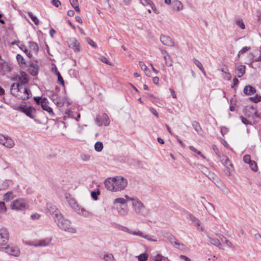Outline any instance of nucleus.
<instances>
[{
  "mask_svg": "<svg viewBox=\"0 0 261 261\" xmlns=\"http://www.w3.org/2000/svg\"><path fill=\"white\" fill-rule=\"evenodd\" d=\"M87 41L89 44H90L91 46H92L93 47H96L97 45L91 39L88 38Z\"/></svg>",
  "mask_w": 261,
  "mask_h": 261,
  "instance_id": "e2e57ef3",
  "label": "nucleus"
},
{
  "mask_svg": "<svg viewBox=\"0 0 261 261\" xmlns=\"http://www.w3.org/2000/svg\"><path fill=\"white\" fill-rule=\"evenodd\" d=\"M66 198L67 199L68 203H69L70 206L72 207V209L74 210L75 212H76L77 210L79 209L80 207L76 203L75 199L72 197H71V196L69 195H67L66 196Z\"/></svg>",
  "mask_w": 261,
  "mask_h": 261,
  "instance_id": "f3484780",
  "label": "nucleus"
},
{
  "mask_svg": "<svg viewBox=\"0 0 261 261\" xmlns=\"http://www.w3.org/2000/svg\"><path fill=\"white\" fill-rule=\"evenodd\" d=\"M251 100L254 102H258L261 101V96L256 95L254 97H251Z\"/></svg>",
  "mask_w": 261,
  "mask_h": 261,
  "instance_id": "6e6d98bb",
  "label": "nucleus"
},
{
  "mask_svg": "<svg viewBox=\"0 0 261 261\" xmlns=\"http://www.w3.org/2000/svg\"><path fill=\"white\" fill-rule=\"evenodd\" d=\"M7 211V207L4 202H0V213H5Z\"/></svg>",
  "mask_w": 261,
  "mask_h": 261,
  "instance_id": "3c124183",
  "label": "nucleus"
},
{
  "mask_svg": "<svg viewBox=\"0 0 261 261\" xmlns=\"http://www.w3.org/2000/svg\"><path fill=\"white\" fill-rule=\"evenodd\" d=\"M57 102L58 103H55V104L58 107H62L64 106L65 104V97L63 98L58 97V99H57Z\"/></svg>",
  "mask_w": 261,
  "mask_h": 261,
  "instance_id": "a18cd8bd",
  "label": "nucleus"
},
{
  "mask_svg": "<svg viewBox=\"0 0 261 261\" xmlns=\"http://www.w3.org/2000/svg\"><path fill=\"white\" fill-rule=\"evenodd\" d=\"M250 47H247V46L244 47L242 49H241L239 51L238 55V57H240V56L241 55H243L244 54H245V53L248 51L249 50H250Z\"/></svg>",
  "mask_w": 261,
  "mask_h": 261,
  "instance_id": "8fccbe9b",
  "label": "nucleus"
},
{
  "mask_svg": "<svg viewBox=\"0 0 261 261\" xmlns=\"http://www.w3.org/2000/svg\"><path fill=\"white\" fill-rule=\"evenodd\" d=\"M189 148L191 150H192V151L196 153L197 154L199 155L200 156H201L203 159H205V156L201 153V152L198 150L196 148H195L194 146H190L189 147Z\"/></svg>",
  "mask_w": 261,
  "mask_h": 261,
  "instance_id": "de8ad7c7",
  "label": "nucleus"
},
{
  "mask_svg": "<svg viewBox=\"0 0 261 261\" xmlns=\"http://www.w3.org/2000/svg\"><path fill=\"white\" fill-rule=\"evenodd\" d=\"M246 66L244 65L236 64L235 66V72L238 77H242L245 73Z\"/></svg>",
  "mask_w": 261,
  "mask_h": 261,
  "instance_id": "2eb2a0df",
  "label": "nucleus"
},
{
  "mask_svg": "<svg viewBox=\"0 0 261 261\" xmlns=\"http://www.w3.org/2000/svg\"><path fill=\"white\" fill-rule=\"evenodd\" d=\"M192 126L195 129V130L199 135H201L202 128L199 124V123L196 121H194L192 122Z\"/></svg>",
  "mask_w": 261,
  "mask_h": 261,
  "instance_id": "c85d7f7f",
  "label": "nucleus"
},
{
  "mask_svg": "<svg viewBox=\"0 0 261 261\" xmlns=\"http://www.w3.org/2000/svg\"><path fill=\"white\" fill-rule=\"evenodd\" d=\"M99 59L102 62L107 65H111V62L106 57L102 56L99 58Z\"/></svg>",
  "mask_w": 261,
  "mask_h": 261,
  "instance_id": "4d7b16f0",
  "label": "nucleus"
},
{
  "mask_svg": "<svg viewBox=\"0 0 261 261\" xmlns=\"http://www.w3.org/2000/svg\"><path fill=\"white\" fill-rule=\"evenodd\" d=\"M210 243L213 245L220 247L221 243L218 239L210 238Z\"/></svg>",
  "mask_w": 261,
  "mask_h": 261,
  "instance_id": "a19ab883",
  "label": "nucleus"
},
{
  "mask_svg": "<svg viewBox=\"0 0 261 261\" xmlns=\"http://www.w3.org/2000/svg\"><path fill=\"white\" fill-rule=\"evenodd\" d=\"M117 211L120 215L125 216L128 213V208L126 205H121L117 207Z\"/></svg>",
  "mask_w": 261,
  "mask_h": 261,
  "instance_id": "4be33fe9",
  "label": "nucleus"
},
{
  "mask_svg": "<svg viewBox=\"0 0 261 261\" xmlns=\"http://www.w3.org/2000/svg\"><path fill=\"white\" fill-rule=\"evenodd\" d=\"M140 3L144 6H149L153 11L156 13L155 7L151 0H140Z\"/></svg>",
  "mask_w": 261,
  "mask_h": 261,
  "instance_id": "393cba45",
  "label": "nucleus"
},
{
  "mask_svg": "<svg viewBox=\"0 0 261 261\" xmlns=\"http://www.w3.org/2000/svg\"><path fill=\"white\" fill-rule=\"evenodd\" d=\"M149 111L154 116H155L156 118H159L158 113L153 108L150 107L149 108Z\"/></svg>",
  "mask_w": 261,
  "mask_h": 261,
  "instance_id": "680f3d73",
  "label": "nucleus"
},
{
  "mask_svg": "<svg viewBox=\"0 0 261 261\" xmlns=\"http://www.w3.org/2000/svg\"><path fill=\"white\" fill-rule=\"evenodd\" d=\"M103 259L105 261H113L114 259V257L111 253H106L105 254L103 257Z\"/></svg>",
  "mask_w": 261,
  "mask_h": 261,
  "instance_id": "ea45409f",
  "label": "nucleus"
},
{
  "mask_svg": "<svg viewBox=\"0 0 261 261\" xmlns=\"http://www.w3.org/2000/svg\"><path fill=\"white\" fill-rule=\"evenodd\" d=\"M76 213L85 217H88L92 215L91 213L81 207L77 210Z\"/></svg>",
  "mask_w": 261,
  "mask_h": 261,
  "instance_id": "cd10ccee",
  "label": "nucleus"
},
{
  "mask_svg": "<svg viewBox=\"0 0 261 261\" xmlns=\"http://www.w3.org/2000/svg\"><path fill=\"white\" fill-rule=\"evenodd\" d=\"M130 234L138 236L143 238H144L149 241L151 242H156L157 239L154 238V237L148 234H145L143 232L141 231V230L139 229H132V231L130 232Z\"/></svg>",
  "mask_w": 261,
  "mask_h": 261,
  "instance_id": "6e6552de",
  "label": "nucleus"
},
{
  "mask_svg": "<svg viewBox=\"0 0 261 261\" xmlns=\"http://www.w3.org/2000/svg\"><path fill=\"white\" fill-rule=\"evenodd\" d=\"M0 144L8 148H11L14 146V141L8 136H4L0 134Z\"/></svg>",
  "mask_w": 261,
  "mask_h": 261,
  "instance_id": "1a4fd4ad",
  "label": "nucleus"
},
{
  "mask_svg": "<svg viewBox=\"0 0 261 261\" xmlns=\"http://www.w3.org/2000/svg\"><path fill=\"white\" fill-rule=\"evenodd\" d=\"M48 97L53 101V102L54 103H59V102H57V99H58V97H59L58 94L55 93L54 92H53L52 91H50L49 92Z\"/></svg>",
  "mask_w": 261,
  "mask_h": 261,
  "instance_id": "2f4dec72",
  "label": "nucleus"
},
{
  "mask_svg": "<svg viewBox=\"0 0 261 261\" xmlns=\"http://www.w3.org/2000/svg\"><path fill=\"white\" fill-rule=\"evenodd\" d=\"M28 207L27 200L23 198H18L11 202L10 208L16 211H24Z\"/></svg>",
  "mask_w": 261,
  "mask_h": 261,
  "instance_id": "20e7f679",
  "label": "nucleus"
},
{
  "mask_svg": "<svg viewBox=\"0 0 261 261\" xmlns=\"http://www.w3.org/2000/svg\"><path fill=\"white\" fill-rule=\"evenodd\" d=\"M217 236L221 240V241L222 242H224L228 246L230 247H233L232 243L229 240H227L224 236L221 234H217Z\"/></svg>",
  "mask_w": 261,
  "mask_h": 261,
  "instance_id": "f704fd0d",
  "label": "nucleus"
},
{
  "mask_svg": "<svg viewBox=\"0 0 261 261\" xmlns=\"http://www.w3.org/2000/svg\"><path fill=\"white\" fill-rule=\"evenodd\" d=\"M132 229H130V228H128L126 227H125V226H121V228H120V230L124 231V232H127L129 234H130V232L132 231Z\"/></svg>",
  "mask_w": 261,
  "mask_h": 261,
  "instance_id": "bf43d9fd",
  "label": "nucleus"
},
{
  "mask_svg": "<svg viewBox=\"0 0 261 261\" xmlns=\"http://www.w3.org/2000/svg\"><path fill=\"white\" fill-rule=\"evenodd\" d=\"M174 245L178 246L177 248L180 250L186 251L188 250V248L184 244L180 243L177 241L174 242Z\"/></svg>",
  "mask_w": 261,
  "mask_h": 261,
  "instance_id": "473e14b6",
  "label": "nucleus"
},
{
  "mask_svg": "<svg viewBox=\"0 0 261 261\" xmlns=\"http://www.w3.org/2000/svg\"><path fill=\"white\" fill-rule=\"evenodd\" d=\"M31 218L33 220H38L40 218V215L37 213H35L31 215Z\"/></svg>",
  "mask_w": 261,
  "mask_h": 261,
  "instance_id": "052dcab7",
  "label": "nucleus"
},
{
  "mask_svg": "<svg viewBox=\"0 0 261 261\" xmlns=\"http://www.w3.org/2000/svg\"><path fill=\"white\" fill-rule=\"evenodd\" d=\"M113 203L114 204L119 203L122 205H125L126 203V200L123 198H117L114 199Z\"/></svg>",
  "mask_w": 261,
  "mask_h": 261,
  "instance_id": "e433bc0d",
  "label": "nucleus"
},
{
  "mask_svg": "<svg viewBox=\"0 0 261 261\" xmlns=\"http://www.w3.org/2000/svg\"><path fill=\"white\" fill-rule=\"evenodd\" d=\"M172 9L174 11L178 12L182 10L183 5L181 2L178 0H174L171 3Z\"/></svg>",
  "mask_w": 261,
  "mask_h": 261,
  "instance_id": "aec40b11",
  "label": "nucleus"
},
{
  "mask_svg": "<svg viewBox=\"0 0 261 261\" xmlns=\"http://www.w3.org/2000/svg\"><path fill=\"white\" fill-rule=\"evenodd\" d=\"M65 115L64 116V118L65 119L66 117L75 118L76 113H74L71 110H68L65 112Z\"/></svg>",
  "mask_w": 261,
  "mask_h": 261,
  "instance_id": "58836bf2",
  "label": "nucleus"
},
{
  "mask_svg": "<svg viewBox=\"0 0 261 261\" xmlns=\"http://www.w3.org/2000/svg\"><path fill=\"white\" fill-rule=\"evenodd\" d=\"M68 43L69 46L75 51H80L81 50L80 43L76 38L70 39L68 41Z\"/></svg>",
  "mask_w": 261,
  "mask_h": 261,
  "instance_id": "4468645a",
  "label": "nucleus"
},
{
  "mask_svg": "<svg viewBox=\"0 0 261 261\" xmlns=\"http://www.w3.org/2000/svg\"><path fill=\"white\" fill-rule=\"evenodd\" d=\"M236 24L240 27L241 29L244 30L245 28V25L242 19H237L236 20Z\"/></svg>",
  "mask_w": 261,
  "mask_h": 261,
  "instance_id": "37998d69",
  "label": "nucleus"
},
{
  "mask_svg": "<svg viewBox=\"0 0 261 261\" xmlns=\"http://www.w3.org/2000/svg\"><path fill=\"white\" fill-rule=\"evenodd\" d=\"M95 121L96 124L99 126L103 124L105 126H108L110 123L109 117L106 113L102 114L101 116L98 115L95 118Z\"/></svg>",
  "mask_w": 261,
  "mask_h": 261,
  "instance_id": "9d476101",
  "label": "nucleus"
},
{
  "mask_svg": "<svg viewBox=\"0 0 261 261\" xmlns=\"http://www.w3.org/2000/svg\"><path fill=\"white\" fill-rule=\"evenodd\" d=\"M39 67L36 64L32 63L29 67V72L33 76H36L38 74Z\"/></svg>",
  "mask_w": 261,
  "mask_h": 261,
  "instance_id": "412c9836",
  "label": "nucleus"
},
{
  "mask_svg": "<svg viewBox=\"0 0 261 261\" xmlns=\"http://www.w3.org/2000/svg\"><path fill=\"white\" fill-rule=\"evenodd\" d=\"M100 194L99 190H98L97 192L96 191H92L91 193V197L92 198L96 200L97 199V195Z\"/></svg>",
  "mask_w": 261,
  "mask_h": 261,
  "instance_id": "5fc2aeb1",
  "label": "nucleus"
},
{
  "mask_svg": "<svg viewBox=\"0 0 261 261\" xmlns=\"http://www.w3.org/2000/svg\"><path fill=\"white\" fill-rule=\"evenodd\" d=\"M17 60L19 64L21 66H24L25 65V61L23 57L20 54H18L16 56Z\"/></svg>",
  "mask_w": 261,
  "mask_h": 261,
  "instance_id": "c9c22d12",
  "label": "nucleus"
},
{
  "mask_svg": "<svg viewBox=\"0 0 261 261\" xmlns=\"http://www.w3.org/2000/svg\"><path fill=\"white\" fill-rule=\"evenodd\" d=\"M29 50L31 54H36L39 50L38 44L34 42L30 41L29 42Z\"/></svg>",
  "mask_w": 261,
  "mask_h": 261,
  "instance_id": "5701e85b",
  "label": "nucleus"
},
{
  "mask_svg": "<svg viewBox=\"0 0 261 261\" xmlns=\"http://www.w3.org/2000/svg\"><path fill=\"white\" fill-rule=\"evenodd\" d=\"M52 241L51 237H47L42 240L37 241L31 245L34 247H45L48 246Z\"/></svg>",
  "mask_w": 261,
  "mask_h": 261,
  "instance_id": "ddd939ff",
  "label": "nucleus"
},
{
  "mask_svg": "<svg viewBox=\"0 0 261 261\" xmlns=\"http://www.w3.org/2000/svg\"><path fill=\"white\" fill-rule=\"evenodd\" d=\"M28 15L29 16V17L31 18V19L32 20V21L35 23V24L36 25H38L39 23V20H38V19L35 16L33 13L32 12H29L28 13Z\"/></svg>",
  "mask_w": 261,
  "mask_h": 261,
  "instance_id": "c03bdc74",
  "label": "nucleus"
},
{
  "mask_svg": "<svg viewBox=\"0 0 261 261\" xmlns=\"http://www.w3.org/2000/svg\"><path fill=\"white\" fill-rule=\"evenodd\" d=\"M249 166L253 171H256L257 170V166L254 161H252L250 163H249Z\"/></svg>",
  "mask_w": 261,
  "mask_h": 261,
  "instance_id": "09e8293b",
  "label": "nucleus"
},
{
  "mask_svg": "<svg viewBox=\"0 0 261 261\" xmlns=\"http://www.w3.org/2000/svg\"><path fill=\"white\" fill-rule=\"evenodd\" d=\"M240 118L242 120V122L246 124V125H247V124H250V122L246 119V118H245L244 117H242V116H241L240 117Z\"/></svg>",
  "mask_w": 261,
  "mask_h": 261,
  "instance_id": "774afa93",
  "label": "nucleus"
},
{
  "mask_svg": "<svg viewBox=\"0 0 261 261\" xmlns=\"http://www.w3.org/2000/svg\"><path fill=\"white\" fill-rule=\"evenodd\" d=\"M19 110L32 119H35L36 117L35 114L36 111L33 107L28 106L27 105H21L19 107Z\"/></svg>",
  "mask_w": 261,
  "mask_h": 261,
  "instance_id": "39448f33",
  "label": "nucleus"
},
{
  "mask_svg": "<svg viewBox=\"0 0 261 261\" xmlns=\"http://www.w3.org/2000/svg\"><path fill=\"white\" fill-rule=\"evenodd\" d=\"M106 188L112 192H118L123 190L127 185V180L121 176L108 178L105 180Z\"/></svg>",
  "mask_w": 261,
  "mask_h": 261,
  "instance_id": "f03ea898",
  "label": "nucleus"
},
{
  "mask_svg": "<svg viewBox=\"0 0 261 261\" xmlns=\"http://www.w3.org/2000/svg\"><path fill=\"white\" fill-rule=\"evenodd\" d=\"M205 208L208 212V213L213 215V212H214V205L211 204V203L208 202L206 205L205 206Z\"/></svg>",
  "mask_w": 261,
  "mask_h": 261,
  "instance_id": "79ce46f5",
  "label": "nucleus"
},
{
  "mask_svg": "<svg viewBox=\"0 0 261 261\" xmlns=\"http://www.w3.org/2000/svg\"><path fill=\"white\" fill-rule=\"evenodd\" d=\"M23 91V95H20L18 93H16V94H13L14 95H17V96L19 98H21L22 99H27L31 96V92L30 90L28 89L27 88H24L22 87V89H21Z\"/></svg>",
  "mask_w": 261,
  "mask_h": 261,
  "instance_id": "a211bd4d",
  "label": "nucleus"
},
{
  "mask_svg": "<svg viewBox=\"0 0 261 261\" xmlns=\"http://www.w3.org/2000/svg\"><path fill=\"white\" fill-rule=\"evenodd\" d=\"M189 219L193 223V225L199 222V219L192 215H189Z\"/></svg>",
  "mask_w": 261,
  "mask_h": 261,
  "instance_id": "603ef678",
  "label": "nucleus"
},
{
  "mask_svg": "<svg viewBox=\"0 0 261 261\" xmlns=\"http://www.w3.org/2000/svg\"><path fill=\"white\" fill-rule=\"evenodd\" d=\"M15 197V195L12 192H8L4 195V200L9 201Z\"/></svg>",
  "mask_w": 261,
  "mask_h": 261,
  "instance_id": "c756f323",
  "label": "nucleus"
},
{
  "mask_svg": "<svg viewBox=\"0 0 261 261\" xmlns=\"http://www.w3.org/2000/svg\"><path fill=\"white\" fill-rule=\"evenodd\" d=\"M48 211L60 229L71 233H76V229L71 225V221L65 219L64 215L56 206L50 205L48 207Z\"/></svg>",
  "mask_w": 261,
  "mask_h": 261,
  "instance_id": "f257e3e1",
  "label": "nucleus"
},
{
  "mask_svg": "<svg viewBox=\"0 0 261 261\" xmlns=\"http://www.w3.org/2000/svg\"><path fill=\"white\" fill-rule=\"evenodd\" d=\"M70 3L72 7L74 9L75 11L80 12V9L77 0H69Z\"/></svg>",
  "mask_w": 261,
  "mask_h": 261,
  "instance_id": "72a5a7b5",
  "label": "nucleus"
},
{
  "mask_svg": "<svg viewBox=\"0 0 261 261\" xmlns=\"http://www.w3.org/2000/svg\"><path fill=\"white\" fill-rule=\"evenodd\" d=\"M132 206L135 213L138 215H142L145 209V205L138 198L132 202Z\"/></svg>",
  "mask_w": 261,
  "mask_h": 261,
  "instance_id": "0eeeda50",
  "label": "nucleus"
},
{
  "mask_svg": "<svg viewBox=\"0 0 261 261\" xmlns=\"http://www.w3.org/2000/svg\"><path fill=\"white\" fill-rule=\"evenodd\" d=\"M148 255L147 253H144L141 254L138 256V259L139 261H146L148 258Z\"/></svg>",
  "mask_w": 261,
  "mask_h": 261,
  "instance_id": "49530a36",
  "label": "nucleus"
},
{
  "mask_svg": "<svg viewBox=\"0 0 261 261\" xmlns=\"http://www.w3.org/2000/svg\"><path fill=\"white\" fill-rule=\"evenodd\" d=\"M29 81L27 75L24 72L21 73V76L19 77V82L17 83H13L10 88L12 94L21 92L22 85L27 84Z\"/></svg>",
  "mask_w": 261,
  "mask_h": 261,
  "instance_id": "7ed1b4c3",
  "label": "nucleus"
},
{
  "mask_svg": "<svg viewBox=\"0 0 261 261\" xmlns=\"http://www.w3.org/2000/svg\"><path fill=\"white\" fill-rule=\"evenodd\" d=\"M51 3L56 7H58L61 5V3L59 0H53Z\"/></svg>",
  "mask_w": 261,
  "mask_h": 261,
  "instance_id": "69168bd1",
  "label": "nucleus"
},
{
  "mask_svg": "<svg viewBox=\"0 0 261 261\" xmlns=\"http://www.w3.org/2000/svg\"><path fill=\"white\" fill-rule=\"evenodd\" d=\"M161 51L166 61V65L169 67L171 66L172 65V63L171 61L169 62L168 61L170 59V56H169L167 51L162 49H161Z\"/></svg>",
  "mask_w": 261,
  "mask_h": 261,
  "instance_id": "a878e982",
  "label": "nucleus"
},
{
  "mask_svg": "<svg viewBox=\"0 0 261 261\" xmlns=\"http://www.w3.org/2000/svg\"><path fill=\"white\" fill-rule=\"evenodd\" d=\"M9 239V232L8 229L5 227L0 229V248H3L7 246Z\"/></svg>",
  "mask_w": 261,
  "mask_h": 261,
  "instance_id": "423d86ee",
  "label": "nucleus"
},
{
  "mask_svg": "<svg viewBox=\"0 0 261 261\" xmlns=\"http://www.w3.org/2000/svg\"><path fill=\"white\" fill-rule=\"evenodd\" d=\"M160 40L163 44L166 46L173 47L174 45V43L172 39L167 36L161 35L160 36Z\"/></svg>",
  "mask_w": 261,
  "mask_h": 261,
  "instance_id": "dca6fc26",
  "label": "nucleus"
},
{
  "mask_svg": "<svg viewBox=\"0 0 261 261\" xmlns=\"http://www.w3.org/2000/svg\"><path fill=\"white\" fill-rule=\"evenodd\" d=\"M246 115L248 117H251L253 118L258 117L256 110L253 107H249L246 112Z\"/></svg>",
  "mask_w": 261,
  "mask_h": 261,
  "instance_id": "b1692460",
  "label": "nucleus"
},
{
  "mask_svg": "<svg viewBox=\"0 0 261 261\" xmlns=\"http://www.w3.org/2000/svg\"><path fill=\"white\" fill-rule=\"evenodd\" d=\"M244 161L247 164L250 163V162L252 161L251 160L250 156L249 155L246 154L244 156L243 158Z\"/></svg>",
  "mask_w": 261,
  "mask_h": 261,
  "instance_id": "13d9d810",
  "label": "nucleus"
},
{
  "mask_svg": "<svg viewBox=\"0 0 261 261\" xmlns=\"http://www.w3.org/2000/svg\"><path fill=\"white\" fill-rule=\"evenodd\" d=\"M103 144L101 142H97L94 145V149L96 151L100 152L103 149Z\"/></svg>",
  "mask_w": 261,
  "mask_h": 261,
  "instance_id": "4c0bfd02",
  "label": "nucleus"
},
{
  "mask_svg": "<svg viewBox=\"0 0 261 261\" xmlns=\"http://www.w3.org/2000/svg\"><path fill=\"white\" fill-rule=\"evenodd\" d=\"M243 91L244 93L248 95H251L256 92L255 88L250 85L246 86Z\"/></svg>",
  "mask_w": 261,
  "mask_h": 261,
  "instance_id": "bb28decb",
  "label": "nucleus"
},
{
  "mask_svg": "<svg viewBox=\"0 0 261 261\" xmlns=\"http://www.w3.org/2000/svg\"><path fill=\"white\" fill-rule=\"evenodd\" d=\"M48 101L45 97L42 98L40 101V105L42 109L46 111L50 116L54 117V113L52 109L48 106Z\"/></svg>",
  "mask_w": 261,
  "mask_h": 261,
  "instance_id": "9b49d317",
  "label": "nucleus"
},
{
  "mask_svg": "<svg viewBox=\"0 0 261 261\" xmlns=\"http://www.w3.org/2000/svg\"><path fill=\"white\" fill-rule=\"evenodd\" d=\"M139 65L140 68L143 70H144L145 69H146L147 68V67L146 66V65L144 64V63L142 61H140L139 62Z\"/></svg>",
  "mask_w": 261,
  "mask_h": 261,
  "instance_id": "0e129e2a",
  "label": "nucleus"
},
{
  "mask_svg": "<svg viewBox=\"0 0 261 261\" xmlns=\"http://www.w3.org/2000/svg\"><path fill=\"white\" fill-rule=\"evenodd\" d=\"M218 158H220V160L221 162V163L229 170H230V167H232V165L231 163H230V161L227 158V156L224 155H220V156H218Z\"/></svg>",
  "mask_w": 261,
  "mask_h": 261,
  "instance_id": "6ab92c4d",
  "label": "nucleus"
},
{
  "mask_svg": "<svg viewBox=\"0 0 261 261\" xmlns=\"http://www.w3.org/2000/svg\"><path fill=\"white\" fill-rule=\"evenodd\" d=\"M81 159L84 161H88L90 159V155L87 154H83L81 155Z\"/></svg>",
  "mask_w": 261,
  "mask_h": 261,
  "instance_id": "864d4df0",
  "label": "nucleus"
},
{
  "mask_svg": "<svg viewBox=\"0 0 261 261\" xmlns=\"http://www.w3.org/2000/svg\"><path fill=\"white\" fill-rule=\"evenodd\" d=\"M213 149L218 156L221 155V154L219 152L218 148L215 145H213Z\"/></svg>",
  "mask_w": 261,
  "mask_h": 261,
  "instance_id": "338daca9",
  "label": "nucleus"
},
{
  "mask_svg": "<svg viewBox=\"0 0 261 261\" xmlns=\"http://www.w3.org/2000/svg\"><path fill=\"white\" fill-rule=\"evenodd\" d=\"M2 249H5V252L11 255H13L14 256H18L19 255L20 251L19 249L17 247L14 246H9L7 245V246H5Z\"/></svg>",
  "mask_w": 261,
  "mask_h": 261,
  "instance_id": "f8f14e48",
  "label": "nucleus"
},
{
  "mask_svg": "<svg viewBox=\"0 0 261 261\" xmlns=\"http://www.w3.org/2000/svg\"><path fill=\"white\" fill-rule=\"evenodd\" d=\"M193 62L195 64V65L202 72L203 74L205 75V71L201 62L196 59H193Z\"/></svg>",
  "mask_w": 261,
  "mask_h": 261,
  "instance_id": "7c9ffc66",
  "label": "nucleus"
}]
</instances>
